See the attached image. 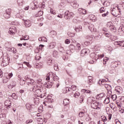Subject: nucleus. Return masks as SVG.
I'll return each mask as SVG.
<instances>
[{
    "label": "nucleus",
    "mask_w": 124,
    "mask_h": 124,
    "mask_svg": "<svg viewBox=\"0 0 124 124\" xmlns=\"http://www.w3.org/2000/svg\"><path fill=\"white\" fill-rule=\"evenodd\" d=\"M49 76H51L53 81H59L60 79L59 77L57 76L56 74L52 72L49 73Z\"/></svg>",
    "instance_id": "obj_7"
},
{
    "label": "nucleus",
    "mask_w": 124,
    "mask_h": 124,
    "mask_svg": "<svg viewBox=\"0 0 124 124\" xmlns=\"http://www.w3.org/2000/svg\"><path fill=\"white\" fill-rule=\"evenodd\" d=\"M50 49H53L56 47V42H52L49 44L48 46Z\"/></svg>",
    "instance_id": "obj_16"
},
{
    "label": "nucleus",
    "mask_w": 124,
    "mask_h": 124,
    "mask_svg": "<svg viewBox=\"0 0 124 124\" xmlns=\"http://www.w3.org/2000/svg\"><path fill=\"white\" fill-rule=\"evenodd\" d=\"M87 39H89V40L92 41V40H93V36H91L90 37L89 36H88L87 37Z\"/></svg>",
    "instance_id": "obj_59"
},
{
    "label": "nucleus",
    "mask_w": 124,
    "mask_h": 124,
    "mask_svg": "<svg viewBox=\"0 0 124 124\" xmlns=\"http://www.w3.org/2000/svg\"><path fill=\"white\" fill-rule=\"evenodd\" d=\"M78 13L79 14L85 15L87 13L86 10L82 8H79L78 9Z\"/></svg>",
    "instance_id": "obj_13"
},
{
    "label": "nucleus",
    "mask_w": 124,
    "mask_h": 124,
    "mask_svg": "<svg viewBox=\"0 0 124 124\" xmlns=\"http://www.w3.org/2000/svg\"><path fill=\"white\" fill-rule=\"evenodd\" d=\"M106 89H111V85L105 83L104 84Z\"/></svg>",
    "instance_id": "obj_37"
},
{
    "label": "nucleus",
    "mask_w": 124,
    "mask_h": 124,
    "mask_svg": "<svg viewBox=\"0 0 124 124\" xmlns=\"http://www.w3.org/2000/svg\"><path fill=\"white\" fill-rule=\"evenodd\" d=\"M71 6L73 7L74 8H78L79 4H78L77 2H73L71 3Z\"/></svg>",
    "instance_id": "obj_17"
},
{
    "label": "nucleus",
    "mask_w": 124,
    "mask_h": 124,
    "mask_svg": "<svg viewBox=\"0 0 124 124\" xmlns=\"http://www.w3.org/2000/svg\"><path fill=\"white\" fill-rule=\"evenodd\" d=\"M71 90H72V91H76V90H77V87L75 85H72Z\"/></svg>",
    "instance_id": "obj_40"
},
{
    "label": "nucleus",
    "mask_w": 124,
    "mask_h": 124,
    "mask_svg": "<svg viewBox=\"0 0 124 124\" xmlns=\"http://www.w3.org/2000/svg\"><path fill=\"white\" fill-rule=\"evenodd\" d=\"M106 12V13H104L102 15L103 17H106V16H107V15H108V11H107V12Z\"/></svg>",
    "instance_id": "obj_52"
},
{
    "label": "nucleus",
    "mask_w": 124,
    "mask_h": 124,
    "mask_svg": "<svg viewBox=\"0 0 124 124\" xmlns=\"http://www.w3.org/2000/svg\"><path fill=\"white\" fill-rule=\"evenodd\" d=\"M111 95L112 99H113V100H116V99L117 98V95L116 94Z\"/></svg>",
    "instance_id": "obj_48"
},
{
    "label": "nucleus",
    "mask_w": 124,
    "mask_h": 124,
    "mask_svg": "<svg viewBox=\"0 0 124 124\" xmlns=\"http://www.w3.org/2000/svg\"><path fill=\"white\" fill-rule=\"evenodd\" d=\"M42 41L43 42H47V38L46 37H42Z\"/></svg>",
    "instance_id": "obj_41"
},
{
    "label": "nucleus",
    "mask_w": 124,
    "mask_h": 124,
    "mask_svg": "<svg viewBox=\"0 0 124 124\" xmlns=\"http://www.w3.org/2000/svg\"><path fill=\"white\" fill-rule=\"evenodd\" d=\"M104 103L105 104H108V103H109V98L105 99V100H104Z\"/></svg>",
    "instance_id": "obj_44"
},
{
    "label": "nucleus",
    "mask_w": 124,
    "mask_h": 124,
    "mask_svg": "<svg viewBox=\"0 0 124 124\" xmlns=\"http://www.w3.org/2000/svg\"><path fill=\"white\" fill-rule=\"evenodd\" d=\"M38 7H39V8H45V2H43L42 3H40L39 4Z\"/></svg>",
    "instance_id": "obj_23"
},
{
    "label": "nucleus",
    "mask_w": 124,
    "mask_h": 124,
    "mask_svg": "<svg viewBox=\"0 0 124 124\" xmlns=\"http://www.w3.org/2000/svg\"><path fill=\"white\" fill-rule=\"evenodd\" d=\"M78 116L80 118H84L85 117V112L81 111L78 114Z\"/></svg>",
    "instance_id": "obj_26"
},
{
    "label": "nucleus",
    "mask_w": 124,
    "mask_h": 124,
    "mask_svg": "<svg viewBox=\"0 0 124 124\" xmlns=\"http://www.w3.org/2000/svg\"><path fill=\"white\" fill-rule=\"evenodd\" d=\"M107 11H108V10L105 7H102L100 9V13H103V12H106Z\"/></svg>",
    "instance_id": "obj_24"
},
{
    "label": "nucleus",
    "mask_w": 124,
    "mask_h": 124,
    "mask_svg": "<svg viewBox=\"0 0 124 124\" xmlns=\"http://www.w3.org/2000/svg\"><path fill=\"white\" fill-rule=\"evenodd\" d=\"M4 17H5L6 19H9V18L10 17V14L5 13V14H4Z\"/></svg>",
    "instance_id": "obj_28"
},
{
    "label": "nucleus",
    "mask_w": 124,
    "mask_h": 124,
    "mask_svg": "<svg viewBox=\"0 0 124 124\" xmlns=\"http://www.w3.org/2000/svg\"><path fill=\"white\" fill-rule=\"evenodd\" d=\"M32 88L30 89L31 92H38V93H41V86L39 84H35L34 85H32Z\"/></svg>",
    "instance_id": "obj_1"
},
{
    "label": "nucleus",
    "mask_w": 124,
    "mask_h": 124,
    "mask_svg": "<svg viewBox=\"0 0 124 124\" xmlns=\"http://www.w3.org/2000/svg\"><path fill=\"white\" fill-rule=\"evenodd\" d=\"M10 62V58L9 57H4L3 58V60L1 63V66H7L9 64V62Z\"/></svg>",
    "instance_id": "obj_2"
},
{
    "label": "nucleus",
    "mask_w": 124,
    "mask_h": 124,
    "mask_svg": "<svg viewBox=\"0 0 124 124\" xmlns=\"http://www.w3.org/2000/svg\"><path fill=\"white\" fill-rule=\"evenodd\" d=\"M88 52H90V50L89 49H83L81 51V56H82V57L84 56V55H86L88 53Z\"/></svg>",
    "instance_id": "obj_14"
},
{
    "label": "nucleus",
    "mask_w": 124,
    "mask_h": 124,
    "mask_svg": "<svg viewBox=\"0 0 124 124\" xmlns=\"http://www.w3.org/2000/svg\"><path fill=\"white\" fill-rule=\"evenodd\" d=\"M13 76V74L12 73H11L10 74H6L5 78H4L3 79V83L4 84L6 83L7 82H8V79H10L11 77Z\"/></svg>",
    "instance_id": "obj_4"
},
{
    "label": "nucleus",
    "mask_w": 124,
    "mask_h": 124,
    "mask_svg": "<svg viewBox=\"0 0 124 124\" xmlns=\"http://www.w3.org/2000/svg\"><path fill=\"white\" fill-rule=\"evenodd\" d=\"M109 25H110L109 26L110 30H111V31H113V30H114V29H115V26H113V24L111 23L110 22L108 23V25L109 26Z\"/></svg>",
    "instance_id": "obj_21"
},
{
    "label": "nucleus",
    "mask_w": 124,
    "mask_h": 124,
    "mask_svg": "<svg viewBox=\"0 0 124 124\" xmlns=\"http://www.w3.org/2000/svg\"><path fill=\"white\" fill-rule=\"evenodd\" d=\"M93 102V109H95V110H100V108H101V104H100L99 102L96 101H94Z\"/></svg>",
    "instance_id": "obj_5"
},
{
    "label": "nucleus",
    "mask_w": 124,
    "mask_h": 124,
    "mask_svg": "<svg viewBox=\"0 0 124 124\" xmlns=\"http://www.w3.org/2000/svg\"><path fill=\"white\" fill-rule=\"evenodd\" d=\"M59 51H60V52H61V53H63L64 51L63 48L62 46H61L59 48Z\"/></svg>",
    "instance_id": "obj_50"
},
{
    "label": "nucleus",
    "mask_w": 124,
    "mask_h": 124,
    "mask_svg": "<svg viewBox=\"0 0 124 124\" xmlns=\"http://www.w3.org/2000/svg\"><path fill=\"white\" fill-rule=\"evenodd\" d=\"M54 70H55L56 71H58V70H59L58 67V64H55Z\"/></svg>",
    "instance_id": "obj_46"
},
{
    "label": "nucleus",
    "mask_w": 124,
    "mask_h": 124,
    "mask_svg": "<svg viewBox=\"0 0 124 124\" xmlns=\"http://www.w3.org/2000/svg\"><path fill=\"white\" fill-rule=\"evenodd\" d=\"M6 13H7L8 14H11V9L9 8L6 10Z\"/></svg>",
    "instance_id": "obj_42"
},
{
    "label": "nucleus",
    "mask_w": 124,
    "mask_h": 124,
    "mask_svg": "<svg viewBox=\"0 0 124 124\" xmlns=\"http://www.w3.org/2000/svg\"><path fill=\"white\" fill-rule=\"evenodd\" d=\"M84 96H80V100H79L80 103H82V102H83V101H84Z\"/></svg>",
    "instance_id": "obj_39"
},
{
    "label": "nucleus",
    "mask_w": 124,
    "mask_h": 124,
    "mask_svg": "<svg viewBox=\"0 0 124 124\" xmlns=\"http://www.w3.org/2000/svg\"><path fill=\"white\" fill-rule=\"evenodd\" d=\"M30 123H32V120L29 119L26 121V124H30Z\"/></svg>",
    "instance_id": "obj_58"
},
{
    "label": "nucleus",
    "mask_w": 124,
    "mask_h": 124,
    "mask_svg": "<svg viewBox=\"0 0 124 124\" xmlns=\"http://www.w3.org/2000/svg\"><path fill=\"white\" fill-rule=\"evenodd\" d=\"M37 121L39 122L40 124H43V120L41 119V118H39L37 120Z\"/></svg>",
    "instance_id": "obj_38"
},
{
    "label": "nucleus",
    "mask_w": 124,
    "mask_h": 124,
    "mask_svg": "<svg viewBox=\"0 0 124 124\" xmlns=\"http://www.w3.org/2000/svg\"><path fill=\"white\" fill-rule=\"evenodd\" d=\"M108 60H109V58H104V62H104V64H105V63H106V62H108Z\"/></svg>",
    "instance_id": "obj_60"
},
{
    "label": "nucleus",
    "mask_w": 124,
    "mask_h": 124,
    "mask_svg": "<svg viewBox=\"0 0 124 124\" xmlns=\"http://www.w3.org/2000/svg\"><path fill=\"white\" fill-rule=\"evenodd\" d=\"M77 47H78V50H81V45H80V44H77Z\"/></svg>",
    "instance_id": "obj_47"
},
{
    "label": "nucleus",
    "mask_w": 124,
    "mask_h": 124,
    "mask_svg": "<svg viewBox=\"0 0 124 124\" xmlns=\"http://www.w3.org/2000/svg\"><path fill=\"white\" fill-rule=\"evenodd\" d=\"M4 105L5 106H7V107H9V108H10L11 107V101L10 100H6L5 101Z\"/></svg>",
    "instance_id": "obj_12"
},
{
    "label": "nucleus",
    "mask_w": 124,
    "mask_h": 124,
    "mask_svg": "<svg viewBox=\"0 0 124 124\" xmlns=\"http://www.w3.org/2000/svg\"><path fill=\"white\" fill-rule=\"evenodd\" d=\"M34 102L35 104H38L39 103V99L38 98H34Z\"/></svg>",
    "instance_id": "obj_32"
},
{
    "label": "nucleus",
    "mask_w": 124,
    "mask_h": 124,
    "mask_svg": "<svg viewBox=\"0 0 124 124\" xmlns=\"http://www.w3.org/2000/svg\"><path fill=\"white\" fill-rule=\"evenodd\" d=\"M81 30H82V26H77L75 28V31L77 32H79Z\"/></svg>",
    "instance_id": "obj_22"
},
{
    "label": "nucleus",
    "mask_w": 124,
    "mask_h": 124,
    "mask_svg": "<svg viewBox=\"0 0 124 124\" xmlns=\"http://www.w3.org/2000/svg\"><path fill=\"white\" fill-rule=\"evenodd\" d=\"M26 83H27V84L28 85H31V86H34V85L36 84L35 81L31 78H29L28 80H27Z\"/></svg>",
    "instance_id": "obj_10"
},
{
    "label": "nucleus",
    "mask_w": 124,
    "mask_h": 124,
    "mask_svg": "<svg viewBox=\"0 0 124 124\" xmlns=\"http://www.w3.org/2000/svg\"><path fill=\"white\" fill-rule=\"evenodd\" d=\"M27 110H31L32 108L35 107V106L34 105H31V104L28 103L26 105Z\"/></svg>",
    "instance_id": "obj_11"
},
{
    "label": "nucleus",
    "mask_w": 124,
    "mask_h": 124,
    "mask_svg": "<svg viewBox=\"0 0 124 124\" xmlns=\"http://www.w3.org/2000/svg\"><path fill=\"white\" fill-rule=\"evenodd\" d=\"M80 96V93L78 92H76L74 95V97H76V98H78Z\"/></svg>",
    "instance_id": "obj_27"
},
{
    "label": "nucleus",
    "mask_w": 124,
    "mask_h": 124,
    "mask_svg": "<svg viewBox=\"0 0 124 124\" xmlns=\"http://www.w3.org/2000/svg\"><path fill=\"white\" fill-rule=\"evenodd\" d=\"M26 37H28L27 38H26V37H22L20 38L21 40H28L30 38H29V36H26Z\"/></svg>",
    "instance_id": "obj_43"
},
{
    "label": "nucleus",
    "mask_w": 124,
    "mask_h": 124,
    "mask_svg": "<svg viewBox=\"0 0 124 124\" xmlns=\"http://www.w3.org/2000/svg\"><path fill=\"white\" fill-rule=\"evenodd\" d=\"M17 3L19 6H22L24 4V0H17Z\"/></svg>",
    "instance_id": "obj_19"
},
{
    "label": "nucleus",
    "mask_w": 124,
    "mask_h": 124,
    "mask_svg": "<svg viewBox=\"0 0 124 124\" xmlns=\"http://www.w3.org/2000/svg\"><path fill=\"white\" fill-rule=\"evenodd\" d=\"M97 57L98 59H101L102 58H103V57H104V54L98 55Z\"/></svg>",
    "instance_id": "obj_57"
},
{
    "label": "nucleus",
    "mask_w": 124,
    "mask_h": 124,
    "mask_svg": "<svg viewBox=\"0 0 124 124\" xmlns=\"http://www.w3.org/2000/svg\"><path fill=\"white\" fill-rule=\"evenodd\" d=\"M115 91L117 93H121L123 92V89L120 86H117L115 87Z\"/></svg>",
    "instance_id": "obj_15"
},
{
    "label": "nucleus",
    "mask_w": 124,
    "mask_h": 124,
    "mask_svg": "<svg viewBox=\"0 0 124 124\" xmlns=\"http://www.w3.org/2000/svg\"><path fill=\"white\" fill-rule=\"evenodd\" d=\"M104 97H105V94L104 93H101L96 95V99L97 100H101V99L104 98Z\"/></svg>",
    "instance_id": "obj_8"
},
{
    "label": "nucleus",
    "mask_w": 124,
    "mask_h": 124,
    "mask_svg": "<svg viewBox=\"0 0 124 124\" xmlns=\"http://www.w3.org/2000/svg\"><path fill=\"white\" fill-rule=\"evenodd\" d=\"M19 18H20V19H21V20H22V21H24L25 25L26 28H29V27H31V21H30V20H29V19L25 20L23 16H20Z\"/></svg>",
    "instance_id": "obj_3"
},
{
    "label": "nucleus",
    "mask_w": 124,
    "mask_h": 124,
    "mask_svg": "<svg viewBox=\"0 0 124 124\" xmlns=\"http://www.w3.org/2000/svg\"><path fill=\"white\" fill-rule=\"evenodd\" d=\"M36 67L37 68H39V69H40V68H42L43 67V65H40V64H37V65H36Z\"/></svg>",
    "instance_id": "obj_51"
},
{
    "label": "nucleus",
    "mask_w": 124,
    "mask_h": 124,
    "mask_svg": "<svg viewBox=\"0 0 124 124\" xmlns=\"http://www.w3.org/2000/svg\"><path fill=\"white\" fill-rule=\"evenodd\" d=\"M63 104H65V105H66L69 103V99H64L63 101Z\"/></svg>",
    "instance_id": "obj_33"
},
{
    "label": "nucleus",
    "mask_w": 124,
    "mask_h": 124,
    "mask_svg": "<svg viewBox=\"0 0 124 124\" xmlns=\"http://www.w3.org/2000/svg\"><path fill=\"white\" fill-rule=\"evenodd\" d=\"M65 15H64V18L66 19V20H67L68 19H70L74 15L73 13L72 12H69L68 11H67L65 12Z\"/></svg>",
    "instance_id": "obj_6"
},
{
    "label": "nucleus",
    "mask_w": 124,
    "mask_h": 124,
    "mask_svg": "<svg viewBox=\"0 0 124 124\" xmlns=\"http://www.w3.org/2000/svg\"><path fill=\"white\" fill-rule=\"evenodd\" d=\"M6 124H12V122L10 120H8V122H6Z\"/></svg>",
    "instance_id": "obj_64"
},
{
    "label": "nucleus",
    "mask_w": 124,
    "mask_h": 124,
    "mask_svg": "<svg viewBox=\"0 0 124 124\" xmlns=\"http://www.w3.org/2000/svg\"><path fill=\"white\" fill-rule=\"evenodd\" d=\"M34 5L35 7H32V9L35 10L37 9V8H38V7L37 6V5H36V4H35V3H34Z\"/></svg>",
    "instance_id": "obj_54"
},
{
    "label": "nucleus",
    "mask_w": 124,
    "mask_h": 124,
    "mask_svg": "<svg viewBox=\"0 0 124 124\" xmlns=\"http://www.w3.org/2000/svg\"><path fill=\"white\" fill-rule=\"evenodd\" d=\"M119 112H120V113H121V114H123V113L124 112V109L122 108H119Z\"/></svg>",
    "instance_id": "obj_55"
},
{
    "label": "nucleus",
    "mask_w": 124,
    "mask_h": 124,
    "mask_svg": "<svg viewBox=\"0 0 124 124\" xmlns=\"http://www.w3.org/2000/svg\"><path fill=\"white\" fill-rule=\"evenodd\" d=\"M45 87H46V88H47V89H50V88L52 87V84H49V83L48 82L45 83Z\"/></svg>",
    "instance_id": "obj_25"
},
{
    "label": "nucleus",
    "mask_w": 124,
    "mask_h": 124,
    "mask_svg": "<svg viewBox=\"0 0 124 124\" xmlns=\"http://www.w3.org/2000/svg\"><path fill=\"white\" fill-rule=\"evenodd\" d=\"M65 44H69L70 43V41L69 39H67L65 41Z\"/></svg>",
    "instance_id": "obj_62"
},
{
    "label": "nucleus",
    "mask_w": 124,
    "mask_h": 124,
    "mask_svg": "<svg viewBox=\"0 0 124 124\" xmlns=\"http://www.w3.org/2000/svg\"><path fill=\"white\" fill-rule=\"evenodd\" d=\"M20 85L21 86H24V85H25V84H26V81L25 80H22V79L20 78Z\"/></svg>",
    "instance_id": "obj_35"
},
{
    "label": "nucleus",
    "mask_w": 124,
    "mask_h": 124,
    "mask_svg": "<svg viewBox=\"0 0 124 124\" xmlns=\"http://www.w3.org/2000/svg\"><path fill=\"white\" fill-rule=\"evenodd\" d=\"M23 63L24 64H26L27 65V66H28V67H31V64H30V63L28 62H23Z\"/></svg>",
    "instance_id": "obj_36"
},
{
    "label": "nucleus",
    "mask_w": 124,
    "mask_h": 124,
    "mask_svg": "<svg viewBox=\"0 0 124 124\" xmlns=\"http://www.w3.org/2000/svg\"><path fill=\"white\" fill-rule=\"evenodd\" d=\"M50 77H52V76H49V73H48V74L47 75V77L46 78V81H49V80H50Z\"/></svg>",
    "instance_id": "obj_61"
},
{
    "label": "nucleus",
    "mask_w": 124,
    "mask_h": 124,
    "mask_svg": "<svg viewBox=\"0 0 124 124\" xmlns=\"http://www.w3.org/2000/svg\"><path fill=\"white\" fill-rule=\"evenodd\" d=\"M93 77L92 76H89L88 77V84H89L90 85H91V84H93Z\"/></svg>",
    "instance_id": "obj_20"
},
{
    "label": "nucleus",
    "mask_w": 124,
    "mask_h": 124,
    "mask_svg": "<svg viewBox=\"0 0 124 124\" xmlns=\"http://www.w3.org/2000/svg\"><path fill=\"white\" fill-rule=\"evenodd\" d=\"M99 84H101V85H104V84H105V83H104V82L103 81V79H100L99 80Z\"/></svg>",
    "instance_id": "obj_53"
},
{
    "label": "nucleus",
    "mask_w": 124,
    "mask_h": 124,
    "mask_svg": "<svg viewBox=\"0 0 124 124\" xmlns=\"http://www.w3.org/2000/svg\"><path fill=\"white\" fill-rule=\"evenodd\" d=\"M14 85L11 84L8 85V88L10 89H13V88H14L16 86V82H14Z\"/></svg>",
    "instance_id": "obj_30"
},
{
    "label": "nucleus",
    "mask_w": 124,
    "mask_h": 124,
    "mask_svg": "<svg viewBox=\"0 0 124 124\" xmlns=\"http://www.w3.org/2000/svg\"><path fill=\"white\" fill-rule=\"evenodd\" d=\"M114 45L115 46L120 45V46H122V45H120V42L118 41L114 42Z\"/></svg>",
    "instance_id": "obj_49"
},
{
    "label": "nucleus",
    "mask_w": 124,
    "mask_h": 124,
    "mask_svg": "<svg viewBox=\"0 0 124 124\" xmlns=\"http://www.w3.org/2000/svg\"><path fill=\"white\" fill-rule=\"evenodd\" d=\"M59 6H61V7H64L65 5H64V3L61 2L60 4H59Z\"/></svg>",
    "instance_id": "obj_63"
},
{
    "label": "nucleus",
    "mask_w": 124,
    "mask_h": 124,
    "mask_svg": "<svg viewBox=\"0 0 124 124\" xmlns=\"http://www.w3.org/2000/svg\"><path fill=\"white\" fill-rule=\"evenodd\" d=\"M89 29L91 31H93V25L90 24L89 26Z\"/></svg>",
    "instance_id": "obj_31"
},
{
    "label": "nucleus",
    "mask_w": 124,
    "mask_h": 124,
    "mask_svg": "<svg viewBox=\"0 0 124 124\" xmlns=\"http://www.w3.org/2000/svg\"><path fill=\"white\" fill-rule=\"evenodd\" d=\"M16 31V27H12L9 29V33H10V34H15Z\"/></svg>",
    "instance_id": "obj_9"
},
{
    "label": "nucleus",
    "mask_w": 124,
    "mask_h": 124,
    "mask_svg": "<svg viewBox=\"0 0 124 124\" xmlns=\"http://www.w3.org/2000/svg\"><path fill=\"white\" fill-rule=\"evenodd\" d=\"M50 11L51 14H53V15H56V13L54 12V10L53 9H50Z\"/></svg>",
    "instance_id": "obj_56"
},
{
    "label": "nucleus",
    "mask_w": 124,
    "mask_h": 124,
    "mask_svg": "<svg viewBox=\"0 0 124 124\" xmlns=\"http://www.w3.org/2000/svg\"><path fill=\"white\" fill-rule=\"evenodd\" d=\"M104 34L106 36V37H110V34L107 32H104Z\"/></svg>",
    "instance_id": "obj_45"
},
{
    "label": "nucleus",
    "mask_w": 124,
    "mask_h": 124,
    "mask_svg": "<svg viewBox=\"0 0 124 124\" xmlns=\"http://www.w3.org/2000/svg\"><path fill=\"white\" fill-rule=\"evenodd\" d=\"M101 118L102 121H103L104 123H105V122H107V118H106V117H105V116H102Z\"/></svg>",
    "instance_id": "obj_34"
},
{
    "label": "nucleus",
    "mask_w": 124,
    "mask_h": 124,
    "mask_svg": "<svg viewBox=\"0 0 124 124\" xmlns=\"http://www.w3.org/2000/svg\"><path fill=\"white\" fill-rule=\"evenodd\" d=\"M70 90H71V88H69L68 87L64 88L63 90V93H69V92H70Z\"/></svg>",
    "instance_id": "obj_18"
},
{
    "label": "nucleus",
    "mask_w": 124,
    "mask_h": 124,
    "mask_svg": "<svg viewBox=\"0 0 124 124\" xmlns=\"http://www.w3.org/2000/svg\"><path fill=\"white\" fill-rule=\"evenodd\" d=\"M58 53L57 50H54L53 52V56L55 58H57L58 57Z\"/></svg>",
    "instance_id": "obj_29"
}]
</instances>
